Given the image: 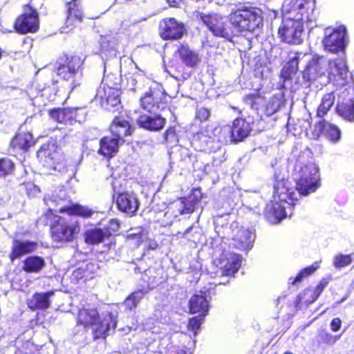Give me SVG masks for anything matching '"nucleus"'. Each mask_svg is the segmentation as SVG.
I'll return each instance as SVG.
<instances>
[{
	"mask_svg": "<svg viewBox=\"0 0 354 354\" xmlns=\"http://www.w3.org/2000/svg\"><path fill=\"white\" fill-rule=\"evenodd\" d=\"M274 192L279 201L271 202L266 208V216L271 222L277 223L287 216L286 207H294L299 203V198L288 178H281L274 185Z\"/></svg>",
	"mask_w": 354,
	"mask_h": 354,
	"instance_id": "obj_1",
	"label": "nucleus"
},
{
	"mask_svg": "<svg viewBox=\"0 0 354 354\" xmlns=\"http://www.w3.org/2000/svg\"><path fill=\"white\" fill-rule=\"evenodd\" d=\"M263 11L260 8L246 4L236 6L228 15L235 37L243 32H253L263 26Z\"/></svg>",
	"mask_w": 354,
	"mask_h": 354,
	"instance_id": "obj_2",
	"label": "nucleus"
},
{
	"mask_svg": "<svg viewBox=\"0 0 354 354\" xmlns=\"http://www.w3.org/2000/svg\"><path fill=\"white\" fill-rule=\"evenodd\" d=\"M81 230L78 221H71L63 216L55 215L50 227V235L53 242L66 244L73 242Z\"/></svg>",
	"mask_w": 354,
	"mask_h": 354,
	"instance_id": "obj_3",
	"label": "nucleus"
},
{
	"mask_svg": "<svg viewBox=\"0 0 354 354\" xmlns=\"http://www.w3.org/2000/svg\"><path fill=\"white\" fill-rule=\"evenodd\" d=\"M84 59L78 55H66L55 68L56 75L64 81L70 82L71 87L74 89L79 85L75 77L82 72Z\"/></svg>",
	"mask_w": 354,
	"mask_h": 354,
	"instance_id": "obj_4",
	"label": "nucleus"
},
{
	"mask_svg": "<svg viewBox=\"0 0 354 354\" xmlns=\"http://www.w3.org/2000/svg\"><path fill=\"white\" fill-rule=\"evenodd\" d=\"M315 0H286L282 11L291 21H310L315 9Z\"/></svg>",
	"mask_w": 354,
	"mask_h": 354,
	"instance_id": "obj_5",
	"label": "nucleus"
},
{
	"mask_svg": "<svg viewBox=\"0 0 354 354\" xmlns=\"http://www.w3.org/2000/svg\"><path fill=\"white\" fill-rule=\"evenodd\" d=\"M13 28L16 32L21 35L35 33L39 30V13L31 1L23 6V12L16 17Z\"/></svg>",
	"mask_w": 354,
	"mask_h": 354,
	"instance_id": "obj_6",
	"label": "nucleus"
},
{
	"mask_svg": "<svg viewBox=\"0 0 354 354\" xmlns=\"http://www.w3.org/2000/svg\"><path fill=\"white\" fill-rule=\"evenodd\" d=\"M196 17L201 20L208 29L216 37H223L230 41L235 37L232 25L229 24L224 18L217 14L205 15L198 12Z\"/></svg>",
	"mask_w": 354,
	"mask_h": 354,
	"instance_id": "obj_7",
	"label": "nucleus"
},
{
	"mask_svg": "<svg viewBox=\"0 0 354 354\" xmlns=\"http://www.w3.org/2000/svg\"><path fill=\"white\" fill-rule=\"evenodd\" d=\"M120 227V221L116 218L110 219L104 227H93L83 233L84 241L91 245H97L105 240L118 234Z\"/></svg>",
	"mask_w": 354,
	"mask_h": 354,
	"instance_id": "obj_8",
	"label": "nucleus"
},
{
	"mask_svg": "<svg viewBox=\"0 0 354 354\" xmlns=\"http://www.w3.org/2000/svg\"><path fill=\"white\" fill-rule=\"evenodd\" d=\"M167 95L158 88H150L140 99V106L149 113L165 110L167 106Z\"/></svg>",
	"mask_w": 354,
	"mask_h": 354,
	"instance_id": "obj_9",
	"label": "nucleus"
},
{
	"mask_svg": "<svg viewBox=\"0 0 354 354\" xmlns=\"http://www.w3.org/2000/svg\"><path fill=\"white\" fill-rule=\"evenodd\" d=\"M37 158L43 165L49 169H55L59 163L62 152L58 145L53 140H48L40 146L37 151Z\"/></svg>",
	"mask_w": 354,
	"mask_h": 354,
	"instance_id": "obj_10",
	"label": "nucleus"
},
{
	"mask_svg": "<svg viewBox=\"0 0 354 354\" xmlns=\"http://www.w3.org/2000/svg\"><path fill=\"white\" fill-rule=\"evenodd\" d=\"M213 263L221 277H233L241 268V259L234 253L222 252L214 259Z\"/></svg>",
	"mask_w": 354,
	"mask_h": 354,
	"instance_id": "obj_11",
	"label": "nucleus"
},
{
	"mask_svg": "<svg viewBox=\"0 0 354 354\" xmlns=\"http://www.w3.org/2000/svg\"><path fill=\"white\" fill-rule=\"evenodd\" d=\"M336 112L344 119L354 122V86L348 85L341 92Z\"/></svg>",
	"mask_w": 354,
	"mask_h": 354,
	"instance_id": "obj_12",
	"label": "nucleus"
},
{
	"mask_svg": "<svg viewBox=\"0 0 354 354\" xmlns=\"http://www.w3.org/2000/svg\"><path fill=\"white\" fill-rule=\"evenodd\" d=\"M127 111L125 109H122L118 115L114 116L109 127L111 135L120 140H124L125 137L133 134L134 127L127 120Z\"/></svg>",
	"mask_w": 354,
	"mask_h": 354,
	"instance_id": "obj_13",
	"label": "nucleus"
},
{
	"mask_svg": "<svg viewBox=\"0 0 354 354\" xmlns=\"http://www.w3.org/2000/svg\"><path fill=\"white\" fill-rule=\"evenodd\" d=\"M80 107L53 108L48 111V115L57 123L64 125H72L74 123L81 122L82 117Z\"/></svg>",
	"mask_w": 354,
	"mask_h": 354,
	"instance_id": "obj_14",
	"label": "nucleus"
},
{
	"mask_svg": "<svg viewBox=\"0 0 354 354\" xmlns=\"http://www.w3.org/2000/svg\"><path fill=\"white\" fill-rule=\"evenodd\" d=\"M159 35L164 40H177L185 32L184 24L174 17L163 19L159 25Z\"/></svg>",
	"mask_w": 354,
	"mask_h": 354,
	"instance_id": "obj_15",
	"label": "nucleus"
},
{
	"mask_svg": "<svg viewBox=\"0 0 354 354\" xmlns=\"http://www.w3.org/2000/svg\"><path fill=\"white\" fill-rule=\"evenodd\" d=\"M37 139L28 131H19L11 138L9 147L14 152L28 153L36 145Z\"/></svg>",
	"mask_w": 354,
	"mask_h": 354,
	"instance_id": "obj_16",
	"label": "nucleus"
},
{
	"mask_svg": "<svg viewBox=\"0 0 354 354\" xmlns=\"http://www.w3.org/2000/svg\"><path fill=\"white\" fill-rule=\"evenodd\" d=\"M65 23L67 26L75 27L85 18L84 8L81 0H69L64 3Z\"/></svg>",
	"mask_w": 354,
	"mask_h": 354,
	"instance_id": "obj_17",
	"label": "nucleus"
},
{
	"mask_svg": "<svg viewBox=\"0 0 354 354\" xmlns=\"http://www.w3.org/2000/svg\"><path fill=\"white\" fill-rule=\"evenodd\" d=\"M163 272V270L160 268H148L141 273L140 287L147 292L153 290L165 281Z\"/></svg>",
	"mask_w": 354,
	"mask_h": 354,
	"instance_id": "obj_18",
	"label": "nucleus"
},
{
	"mask_svg": "<svg viewBox=\"0 0 354 354\" xmlns=\"http://www.w3.org/2000/svg\"><path fill=\"white\" fill-rule=\"evenodd\" d=\"M346 28L340 26L335 28L328 35H326L323 39L325 48L332 53H338L345 48Z\"/></svg>",
	"mask_w": 354,
	"mask_h": 354,
	"instance_id": "obj_19",
	"label": "nucleus"
},
{
	"mask_svg": "<svg viewBox=\"0 0 354 354\" xmlns=\"http://www.w3.org/2000/svg\"><path fill=\"white\" fill-rule=\"evenodd\" d=\"M39 245L38 243L33 241H22L14 239L8 258L11 262L20 259L24 256L32 254L36 251Z\"/></svg>",
	"mask_w": 354,
	"mask_h": 354,
	"instance_id": "obj_20",
	"label": "nucleus"
},
{
	"mask_svg": "<svg viewBox=\"0 0 354 354\" xmlns=\"http://www.w3.org/2000/svg\"><path fill=\"white\" fill-rule=\"evenodd\" d=\"M124 142V140L113 135L103 136L99 140L97 153L106 160H110L118 154L120 145Z\"/></svg>",
	"mask_w": 354,
	"mask_h": 354,
	"instance_id": "obj_21",
	"label": "nucleus"
},
{
	"mask_svg": "<svg viewBox=\"0 0 354 354\" xmlns=\"http://www.w3.org/2000/svg\"><path fill=\"white\" fill-rule=\"evenodd\" d=\"M329 67L330 79L336 82L337 86H347L346 81L349 72L346 61L343 58H336L330 62Z\"/></svg>",
	"mask_w": 354,
	"mask_h": 354,
	"instance_id": "obj_22",
	"label": "nucleus"
},
{
	"mask_svg": "<svg viewBox=\"0 0 354 354\" xmlns=\"http://www.w3.org/2000/svg\"><path fill=\"white\" fill-rule=\"evenodd\" d=\"M117 326V322L112 316L111 313H108L103 317H99L92 328L93 339L97 340L99 339H106L109 335L111 327L113 329Z\"/></svg>",
	"mask_w": 354,
	"mask_h": 354,
	"instance_id": "obj_23",
	"label": "nucleus"
},
{
	"mask_svg": "<svg viewBox=\"0 0 354 354\" xmlns=\"http://www.w3.org/2000/svg\"><path fill=\"white\" fill-rule=\"evenodd\" d=\"M295 21L287 19L286 22H283L278 29L279 37L281 41L292 44H299L301 42L302 30L298 26H295Z\"/></svg>",
	"mask_w": 354,
	"mask_h": 354,
	"instance_id": "obj_24",
	"label": "nucleus"
},
{
	"mask_svg": "<svg viewBox=\"0 0 354 354\" xmlns=\"http://www.w3.org/2000/svg\"><path fill=\"white\" fill-rule=\"evenodd\" d=\"M55 295V290L47 292H35L26 301L28 308L32 311L48 310L52 304L51 297Z\"/></svg>",
	"mask_w": 354,
	"mask_h": 354,
	"instance_id": "obj_25",
	"label": "nucleus"
},
{
	"mask_svg": "<svg viewBox=\"0 0 354 354\" xmlns=\"http://www.w3.org/2000/svg\"><path fill=\"white\" fill-rule=\"evenodd\" d=\"M205 194L201 187H194L187 196L179 198L182 207L178 212L180 215L192 214L197 205L201 202Z\"/></svg>",
	"mask_w": 354,
	"mask_h": 354,
	"instance_id": "obj_26",
	"label": "nucleus"
},
{
	"mask_svg": "<svg viewBox=\"0 0 354 354\" xmlns=\"http://www.w3.org/2000/svg\"><path fill=\"white\" fill-rule=\"evenodd\" d=\"M252 131L250 123L245 118H236L232 122L230 129V138L232 142L238 143L248 138Z\"/></svg>",
	"mask_w": 354,
	"mask_h": 354,
	"instance_id": "obj_27",
	"label": "nucleus"
},
{
	"mask_svg": "<svg viewBox=\"0 0 354 354\" xmlns=\"http://www.w3.org/2000/svg\"><path fill=\"white\" fill-rule=\"evenodd\" d=\"M166 123V119L158 114L154 115L141 114L137 120L138 127L149 131H159L164 129Z\"/></svg>",
	"mask_w": 354,
	"mask_h": 354,
	"instance_id": "obj_28",
	"label": "nucleus"
},
{
	"mask_svg": "<svg viewBox=\"0 0 354 354\" xmlns=\"http://www.w3.org/2000/svg\"><path fill=\"white\" fill-rule=\"evenodd\" d=\"M293 56L290 57L283 66L280 72V78L283 82L292 81L293 76L296 75L299 71V64L301 53L295 51Z\"/></svg>",
	"mask_w": 354,
	"mask_h": 354,
	"instance_id": "obj_29",
	"label": "nucleus"
},
{
	"mask_svg": "<svg viewBox=\"0 0 354 354\" xmlns=\"http://www.w3.org/2000/svg\"><path fill=\"white\" fill-rule=\"evenodd\" d=\"M58 212L61 214H66L69 216L80 217L84 219L91 218L95 212L88 206L82 205L79 203H73L70 205H66L59 209Z\"/></svg>",
	"mask_w": 354,
	"mask_h": 354,
	"instance_id": "obj_30",
	"label": "nucleus"
},
{
	"mask_svg": "<svg viewBox=\"0 0 354 354\" xmlns=\"http://www.w3.org/2000/svg\"><path fill=\"white\" fill-rule=\"evenodd\" d=\"M188 308L190 314L199 313L205 317L209 310V302L205 296L194 294L189 301Z\"/></svg>",
	"mask_w": 354,
	"mask_h": 354,
	"instance_id": "obj_31",
	"label": "nucleus"
},
{
	"mask_svg": "<svg viewBox=\"0 0 354 354\" xmlns=\"http://www.w3.org/2000/svg\"><path fill=\"white\" fill-rule=\"evenodd\" d=\"M99 313L95 308H81L78 310L77 315V325L82 326L84 329L89 328L95 324L99 318Z\"/></svg>",
	"mask_w": 354,
	"mask_h": 354,
	"instance_id": "obj_32",
	"label": "nucleus"
},
{
	"mask_svg": "<svg viewBox=\"0 0 354 354\" xmlns=\"http://www.w3.org/2000/svg\"><path fill=\"white\" fill-rule=\"evenodd\" d=\"M320 178H298L295 187L300 196H306L315 192L321 185Z\"/></svg>",
	"mask_w": 354,
	"mask_h": 354,
	"instance_id": "obj_33",
	"label": "nucleus"
},
{
	"mask_svg": "<svg viewBox=\"0 0 354 354\" xmlns=\"http://www.w3.org/2000/svg\"><path fill=\"white\" fill-rule=\"evenodd\" d=\"M180 60L189 67H195L200 62L198 53L189 48L188 45L181 44L176 50Z\"/></svg>",
	"mask_w": 354,
	"mask_h": 354,
	"instance_id": "obj_34",
	"label": "nucleus"
},
{
	"mask_svg": "<svg viewBox=\"0 0 354 354\" xmlns=\"http://www.w3.org/2000/svg\"><path fill=\"white\" fill-rule=\"evenodd\" d=\"M121 91L119 88L106 86L104 87V95L102 97V104L105 109L110 110L120 104Z\"/></svg>",
	"mask_w": 354,
	"mask_h": 354,
	"instance_id": "obj_35",
	"label": "nucleus"
},
{
	"mask_svg": "<svg viewBox=\"0 0 354 354\" xmlns=\"http://www.w3.org/2000/svg\"><path fill=\"white\" fill-rule=\"evenodd\" d=\"M118 208L123 212L133 214L138 208L137 199L126 193H120L116 199Z\"/></svg>",
	"mask_w": 354,
	"mask_h": 354,
	"instance_id": "obj_36",
	"label": "nucleus"
},
{
	"mask_svg": "<svg viewBox=\"0 0 354 354\" xmlns=\"http://www.w3.org/2000/svg\"><path fill=\"white\" fill-rule=\"evenodd\" d=\"M322 69L321 57L313 56L302 71L303 77L306 81L311 82L321 75Z\"/></svg>",
	"mask_w": 354,
	"mask_h": 354,
	"instance_id": "obj_37",
	"label": "nucleus"
},
{
	"mask_svg": "<svg viewBox=\"0 0 354 354\" xmlns=\"http://www.w3.org/2000/svg\"><path fill=\"white\" fill-rule=\"evenodd\" d=\"M22 263V270L26 273H39L46 266L44 258L38 255L27 257Z\"/></svg>",
	"mask_w": 354,
	"mask_h": 354,
	"instance_id": "obj_38",
	"label": "nucleus"
},
{
	"mask_svg": "<svg viewBox=\"0 0 354 354\" xmlns=\"http://www.w3.org/2000/svg\"><path fill=\"white\" fill-rule=\"evenodd\" d=\"M316 128L319 133H324L326 138L334 143L337 142L341 138L340 129L337 126L328 123L324 119L317 122Z\"/></svg>",
	"mask_w": 354,
	"mask_h": 354,
	"instance_id": "obj_39",
	"label": "nucleus"
},
{
	"mask_svg": "<svg viewBox=\"0 0 354 354\" xmlns=\"http://www.w3.org/2000/svg\"><path fill=\"white\" fill-rule=\"evenodd\" d=\"M335 94L333 92L326 93L323 95L321 102L316 111V117L323 118L333 106L335 102Z\"/></svg>",
	"mask_w": 354,
	"mask_h": 354,
	"instance_id": "obj_40",
	"label": "nucleus"
},
{
	"mask_svg": "<svg viewBox=\"0 0 354 354\" xmlns=\"http://www.w3.org/2000/svg\"><path fill=\"white\" fill-rule=\"evenodd\" d=\"M319 268L318 263L315 262L312 265L301 269L295 277H290L288 284L295 286L302 282L304 278L313 274Z\"/></svg>",
	"mask_w": 354,
	"mask_h": 354,
	"instance_id": "obj_41",
	"label": "nucleus"
},
{
	"mask_svg": "<svg viewBox=\"0 0 354 354\" xmlns=\"http://www.w3.org/2000/svg\"><path fill=\"white\" fill-rule=\"evenodd\" d=\"M147 293V292L141 288L134 290L125 299V306L129 310L136 308L141 299H143L144 296Z\"/></svg>",
	"mask_w": 354,
	"mask_h": 354,
	"instance_id": "obj_42",
	"label": "nucleus"
},
{
	"mask_svg": "<svg viewBox=\"0 0 354 354\" xmlns=\"http://www.w3.org/2000/svg\"><path fill=\"white\" fill-rule=\"evenodd\" d=\"M15 170V164L10 158H0V177L12 176Z\"/></svg>",
	"mask_w": 354,
	"mask_h": 354,
	"instance_id": "obj_43",
	"label": "nucleus"
},
{
	"mask_svg": "<svg viewBox=\"0 0 354 354\" xmlns=\"http://www.w3.org/2000/svg\"><path fill=\"white\" fill-rule=\"evenodd\" d=\"M264 97L259 91L248 93L243 96L244 102L255 109H259L260 104L264 102Z\"/></svg>",
	"mask_w": 354,
	"mask_h": 354,
	"instance_id": "obj_44",
	"label": "nucleus"
},
{
	"mask_svg": "<svg viewBox=\"0 0 354 354\" xmlns=\"http://www.w3.org/2000/svg\"><path fill=\"white\" fill-rule=\"evenodd\" d=\"M207 138V136L205 131H203V129L199 130L192 135L190 138L191 144L196 149L201 150L203 143L206 142Z\"/></svg>",
	"mask_w": 354,
	"mask_h": 354,
	"instance_id": "obj_45",
	"label": "nucleus"
},
{
	"mask_svg": "<svg viewBox=\"0 0 354 354\" xmlns=\"http://www.w3.org/2000/svg\"><path fill=\"white\" fill-rule=\"evenodd\" d=\"M351 263V254H339L334 258L333 266L335 268L340 269L349 266Z\"/></svg>",
	"mask_w": 354,
	"mask_h": 354,
	"instance_id": "obj_46",
	"label": "nucleus"
},
{
	"mask_svg": "<svg viewBox=\"0 0 354 354\" xmlns=\"http://www.w3.org/2000/svg\"><path fill=\"white\" fill-rule=\"evenodd\" d=\"M301 177H315L319 173L318 167L312 162L308 163L301 167Z\"/></svg>",
	"mask_w": 354,
	"mask_h": 354,
	"instance_id": "obj_47",
	"label": "nucleus"
},
{
	"mask_svg": "<svg viewBox=\"0 0 354 354\" xmlns=\"http://www.w3.org/2000/svg\"><path fill=\"white\" fill-rule=\"evenodd\" d=\"M331 280V277L328 276L326 277H323L320 279L316 287L315 288L313 292V299L311 302L315 301L317 298L320 296L324 290L327 287L330 281Z\"/></svg>",
	"mask_w": 354,
	"mask_h": 354,
	"instance_id": "obj_48",
	"label": "nucleus"
},
{
	"mask_svg": "<svg viewBox=\"0 0 354 354\" xmlns=\"http://www.w3.org/2000/svg\"><path fill=\"white\" fill-rule=\"evenodd\" d=\"M203 319L204 317H203L200 314L198 316L189 318L187 324L188 330L194 332L196 334L197 330H199V328H201Z\"/></svg>",
	"mask_w": 354,
	"mask_h": 354,
	"instance_id": "obj_49",
	"label": "nucleus"
},
{
	"mask_svg": "<svg viewBox=\"0 0 354 354\" xmlns=\"http://www.w3.org/2000/svg\"><path fill=\"white\" fill-rule=\"evenodd\" d=\"M166 143H176L178 142V136L175 127L170 126L165 131L163 135Z\"/></svg>",
	"mask_w": 354,
	"mask_h": 354,
	"instance_id": "obj_50",
	"label": "nucleus"
},
{
	"mask_svg": "<svg viewBox=\"0 0 354 354\" xmlns=\"http://www.w3.org/2000/svg\"><path fill=\"white\" fill-rule=\"evenodd\" d=\"M321 342L327 345L334 344L340 337L339 335H333L331 333L324 331L319 335Z\"/></svg>",
	"mask_w": 354,
	"mask_h": 354,
	"instance_id": "obj_51",
	"label": "nucleus"
},
{
	"mask_svg": "<svg viewBox=\"0 0 354 354\" xmlns=\"http://www.w3.org/2000/svg\"><path fill=\"white\" fill-rule=\"evenodd\" d=\"M209 116V111L206 108H201L196 111V117L201 121L207 120Z\"/></svg>",
	"mask_w": 354,
	"mask_h": 354,
	"instance_id": "obj_52",
	"label": "nucleus"
},
{
	"mask_svg": "<svg viewBox=\"0 0 354 354\" xmlns=\"http://www.w3.org/2000/svg\"><path fill=\"white\" fill-rule=\"evenodd\" d=\"M342 320L339 317L333 318L330 324V330L333 332H337L340 330L342 326Z\"/></svg>",
	"mask_w": 354,
	"mask_h": 354,
	"instance_id": "obj_53",
	"label": "nucleus"
},
{
	"mask_svg": "<svg viewBox=\"0 0 354 354\" xmlns=\"http://www.w3.org/2000/svg\"><path fill=\"white\" fill-rule=\"evenodd\" d=\"M25 186L26 192L28 196L34 195L37 193L40 192L39 188L30 182H28L26 184H25Z\"/></svg>",
	"mask_w": 354,
	"mask_h": 354,
	"instance_id": "obj_54",
	"label": "nucleus"
},
{
	"mask_svg": "<svg viewBox=\"0 0 354 354\" xmlns=\"http://www.w3.org/2000/svg\"><path fill=\"white\" fill-rule=\"evenodd\" d=\"M85 273L86 270L84 269L78 268L73 271V277L77 280L82 279L86 277Z\"/></svg>",
	"mask_w": 354,
	"mask_h": 354,
	"instance_id": "obj_55",
	"label": "nucleus"
},
{
	"mask_svg": "<svg viewBox=\"0 0 354 354\" xmlns=\"http://www.w3.org/2000/svg\"><path fill=\"white\" fill-rule=\"evenodd\" d=\"M190 73L189 72H185L181 71L179 69L176 70V75L175 76L176 79L177 80H187L189 77Z\"/></svg>",
	"mask_w": 354,
	"mask_h": 354,
	"instance_id": "obj_56",
	"label": "nucleus"
},
{
	"mask_svg": "<svg viewBox=\"0 0 354 354\" xmlns=\"http://www.w3.org/2000/svg\"><path fill=\"white\" fill-rule=\"evenodd\" d=\"M159 204H155L153 203L151 207V211L154 213L163 212L165 210V203H162L160 205L161 207H159Z\"/></svg>",
	"mask_w": 354,
	"mask_h": 354,
	"instance_id": "obj_57",
	"label": "nucleus"
},
{
	"mask_svg": "<svg viewBox=\"0 0 354 354\" xmlns=\"http://www.w3.org/2000/svg\"><path fill=\"white\" fill-rule=\"evenodd\" d=\"M141 185L143 189H145L147 191L152 189V192H155L157 190L156 186L153 184H148L147 182H145L142 183Z\"/></svg>",
	"mask_w": 354,
	"mask_h": 354,
	"instance_id": "obj_58",
	"label": "nucleus"
},
{
	"mask_svg": "<svg viewBox=\"0 0 354 354\" xmlns=\"http://www.w3.org/2000/svg\"><path fill=\"white\" fill-rule=\"evenodd\" d=\"M166 354H187V353L183 349H173L168 351Z\"/></svg>",
	"mask_w": 354,
	"mask_h": 354,
	"instance_id": "obj_59",
	"label": "nucleus"
},
{
	"mask_svg": "<svg viewBox=\"0 0 354 354\" xmlns=\"http://www.w3.org/2000/svg\"><path fill=\"white\" fill-rule=\"evenodd\" d=\"M167 3L172 7H178L181 0H167Z\"/></svg>",
	"mask_w": 354,
	"mask_h": 354,
	"instance_id": "obj_60",
	"label": "nucleus"
},
{
	"mask_svg": "<svg viewBox=\"0 0 354 354\" xmlns=\"http://www.w3.org/2000/svg\"><path fill=\"white\" fill-rule=\"evenodd\" d=\"M271 12H272L271 13V15H272V17L271 18L275 19L277 17V14H278L277 11L272 10Z\"/></svg>",
	"mask_w": 354,
	"mask_h": 354,
	"instance_id": "obj_61",
	"label": "nucleus"
},
{
	"mask_svg": "<svg viewBox=\"0 0 354 354\" xmlns=\"http://www.w3.org/2000/svg\"><path fill=\"white\" fill-rule=\"evenodd\" d=\"M347 299V296H345L344 297H342L339 301H338L337 303V304H340V303H342L343 301H344L346 299Z\"/></svg>",
	"mask_w": 354,
	"mask_h": 354,
	"instance_id": "obj_62",
	"label": "nucleus"
},
{
	"mask_svg": "<svg viewBox=\"0 0 354 354\" xmlns=\"http://www.w3.org/2000/svg\"><path fill=\"white\" fill-rule=\"evenodd\" d=\"M21 354H39V353L35 352V351H30V352H25Z\"/></svg>",
	"mask_w": 354,
	"mask_h": 354,
	"instance_id": "obj_63",
	"label": "nucleus"
},
{
	"mask_svg": "<svg viewBox=\"0 0 354 354\" xmlns=\"http://www.w3.org/2000/svg\"><path fill=\"white\" fill-rule=\"evenodd\" d=\"M4 51L0 47V60L1 59L3 55Z\"/></svg>",
	"mask_w": 354,
	"mask_h": 354,
	"instance_id": "obj_64",
	"label": "nucleus"
}]
</instances>
